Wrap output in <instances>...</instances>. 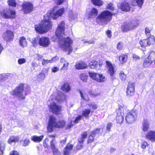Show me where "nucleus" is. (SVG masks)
<instances>
[{
  "mask_svg": "<svg viewBox=\"0 0 155 155\" xmlns=\"http://www.w3.org/2000/svg\"><path fill=\"white\" fill-rule=\"evenodd\" d=\"M52 26V21L49 18H48L42 21L39 25H35V28L37 31L43 34L51 29Z\"/></svg>",
  "mask_w": 155,
  "mask_h": 155,
  "instance_id": "obj_3",
  "label": "nucleus"
},
{
  "mask_svg": "<svg viewBox=\"0 0 155 155\" xmlns=\"http://www.w3.org/2000/svg\"><path fill=\"white\" fill-rule=\"evenodd\" d=\"M124 108L123 107L120 106L118 108L116 109L115 112L116 113V120L118 124L122 123L124 120Z\"/></svg>",
  "mask_w": 155,
  "mask_h": 155,
  "instance_id": "obj_9",
  "label": "nucleus"
},
{
  "mask_svg": "<svg viewBox=\"0 0 155 155\" xmlns=\"http://www.w3.org/2000/svg\"><path fill=\"white\" fill-rule=\"evenodd\" d=\"M5 150V145L3 143L0 142V155L3 154Z\"/></svg>",
  "mask_w": 155,
  "mask_h": 155,
  "instance_id": "obj_41",
  "label": "nucleus"
},
{
  "mask_svg": "<svg viewBox=\"0 0 155 155\" xmlns=\"http://www.w3.org/2000/svg\"><path fill=\"white\" fill-rule=\"evenodd\" d=\"M82 118L83 117L81 115H78L75 117V120L73 121V122L75 124H77Z\"/></svg>",
  "mask_w": 155,
  "mask_h": 155,
  "instance_id": "obj_42",
  "label": "nucleus"
},
{
  "mask_svg": "<svg viewBox=\"0 0 155 155\" xmlns=\"http://www.w3.org/2000/svg\"><path fill=\"white\" fill-rule=\"evenodd\" d=\"M112 126V124L111 122H109L107 124L106 126V130L108 132L110 131L111 128Z\"/></svg>",
  "mask_w": 155,
  "mask_h": 155,
  "instance_id": "obj_49",
  "label": "nucleus"
},
{
  "mask_svg": "<svg viewBox=\"0 0 155 155\" xmlns=\"http://www.w3.org/2000/svg\"><path fill=\"white\" fill-rule=\"evenodd\" d=\"M135 83L129 81L126 89V94L128 97L134 96L135 94Z\"/></svg>",
  "mask_w": 155,
  "mask_h": 155,
  "instance_id": "obj_10",
  "label": "nucleus"
},
{
  "mask_svg": "<svg viewBox=\"0 0 155 155\" xmlns=\"http://www.w3.org/2000/svg\"><path fill=\"white\" fill-rule=\"evenodd\" d=\"M148 145V143L146 141H144L142 143L141 147L142 149H144Z\"/></svg>",
  "mask_w": 155,
  "mask_h": 155,
  "instance_id": "obj_46",
  "label": "nucleus"
},
{
  "mask_svg": "<svg viewBox=\"0 0 155 155\" xmlns=\"http://www.w3.org/2000/svg\"><path fill=\"white\" fill-rule=\"evenodd\" d=\"M119 76L122 78H125L127 77V75L124 73L123 71H121L119 73Z\"/></svg>",
  "mask_w": 155,
  "mask_h": 155,
  "instance_id": "obj_59",
  "label": "nucleus"
},
{
  "mask_svg": "<svg viewBox=\"0 0 155 155\" xmlns=\"http://www.w3.org/2000/svg\"><path fill=\"white\" fill-rule=\"evenodd\" d=\"M89 76L91 78H97L98 77L99 78H103V75L96 73L93 72H89Z\"/></svg>",
  "mask_w": 155,
  "mask_h": 155,
  "instance_id": "obj_37",
  "label": "nucleus"
},
{
  "mask_svg": "<svg viewBox=\"0 0 155 155\" xmlns=\"http://www.w3.org/2000/svg\"><path fill=\"white\" fill-rule=\"evenodd\" d=\"M52 150L54 155H58L60 154L57 148H55Z\"/></svg>",
  "mask_w": 155,
  "mask_h": 155,
  "instance_id": "obj_50",
  "label": "nucleus"
},
{
  "mask_svg": "<svg viewBox=\"0 0 155 155\" xmlns=\"http://www.w3.org/2000/svg\"><path fill=\"white\" fill-rule=\"evenodd\" d=\"M64 12V9L62 8L55 12L53 11L51 12L50 16L54 19H56L58 17L61 16Z\"/></svg>",
  "mask_w": 155,
  "mask_h": 155,
  "instance_id": "obj_14",
  "label": "nucleus"
},
{
  "mask_svg": "<svg viewBox=\"0 0 155 155\" xmlns=\"http://www.w3.org/2000/svg\"><path fill=\"white\" fill-rule=\"evenodd\" d=\"M148 54L149 56L147 58L152 62L154 61H155V52L153 51H150Z\"/></svg>",
  "mask_w": 155,
  "mask_h": 155,
  "instance_id": "obj_31",
  "label": "nucleus"
},
{
  "mask_svg": "<svg viewBox=\"0 0 155 155\" xmlns=\"http://www.w3.org/2000/svg\"><path fill=\"white\" fill-rule=\"evenodd\" d=\"M127 56L126 55H121L119 56V60L121 62L124 63L127 61Z\"/></svg>",
  "mask_w": 155,
  "mask_h": 155,
  "instance_id": "obj_39",
  "label": "nucleus"
},
{
  "mask_svg": "<svg viewBox=\"0 0 155 155\" xmlns=\"http://www.w3.org/2000/svg\"><path fill=\"white\" fill-rule=\"evenodd\" d=\"M66 123L64 120H60L57 122L55 117L53 115H51L48 123L47 129L48 132L51 133L54 131L53 128H62L66 125Z\"/></svg>",
  "mask_w": 155,
  "mask_h": 155,
  "instance_id": "obj_2",
  "label": "nucleus"
},
{
  "mask_svg": "<svg viewBox=\"0 0 155 155\" xmlns=\"http://www.w3.org/2000/svg\"><path fill=\"white\" fill-rule=\"evenodd\" d=\"M3 39L7 41L12 39L14 37L13 33L11 31H7L3 35Z\"/></svg>",
  "mask_w": 155,
  "mask_h": 155,
  "instance_id": "obj_18",
  "label": "nucleus"
},
{
  "mask_svg": "<svg viewBox=\"0 0 155 155\" xmlns=\"http://www.w3.org/2000/svg\"><path fill=\"white\" fill-rule=\"evenodd\" d=\"M138 25L137 23L135 21L126 22L123 24L121 28L123 32H128L136 28Z\"/></svg>",
  "mask_w": 155,
  "mask_h": 155,
  "instance_id": "obj_6",
  "label": "nucleus"
},
{
  "mask_svg": "<svg viewBox=\"0 0 155 155\" xmlns=\"http://www.w3.org/2000/svg\"><path fill=\"white\" fill-rule=\"evenodd\" d=\"M64 29L65 23L64 21H62L58 25L55 34L59 40V43L60 47L65 50H68V54H69L73 50L71 46L72 41L70 38L65 37L64 35Z\"/></svg>",
  "mask_w": 155,
  "mask_h": 155,
  "instance_id": "obj_1",
  "label": "nucleus"
},
{
  "mask_svg": "<svg viewBox=\"0 0 155 155\" xmlns=\"http://www.w3.org/2000/svg\"><path fill=\"white\" fill-rule=\"evenodd\" d=\"M68 63L67 62H65L64 63L63 66L62 68L61 69H64L66 70L68 68L67 67L68 66Z\"/></svg>",
  "mask_w": 155,
  "mask_h": 155,
  "instance_id": "obj_55",
  "label": "nucleus"
},
{
  "mask_svg": "<svg viewBox=\"0 0 155 155\" xmlns=\"http://www.w3.org/2000/svg\"><path fill=\"white\" fill-rule=\"evenodd\" d=\"M98 65L99 67L100 66V64H98L97 61H94L89 63V66L91 68L94 69L97 67Z\"/></svg>",
  "mask_w": 155,
  "mask_h": 155,
  "instance_id": "obj_33",
  "label": "nucleus"
},
{
  "mask_svg": "<svg viewBox=\"0 0 155 155\" xmlns=\"http://www.w3.org/2000/svg\"><path fill=\"white\" fill-rule=\"evenodd\" d=\"M154 37L152 36L148 37L147 39H143L140 42V44L142 47H145L147 46L153 45L155 42Z\"/></svg>",
  "mask_w": 155,
  "mask_h": 155,
  "instance_id": "obj_12",
  "label": "nucleus"
},
{
  "mask_svg": "<svg viewBox=\"0 0 155 155\" xmlns=\"http://www.w3.org/2000/svg\"><path fill=\"white\" fill-rule=\"evenodd\" d=\"M87 66V65L86 63L82 61L76 63L75 65L76 68L78 70L85 69Z\"/></svg>",
  "mask_w": 155,
  "mask_h": 155,
  "instance_id": "obj_22",
  "label": "nucleus"
},
{
  "mask_svg": "<svg viewBox=\"0 0 155 155\" xmlns=\"http://www.w3.org/2000/svg\"><path fill=\"white\" fill-rule=\"evenodd\" d=\"M94 80H95L96 81L99 82H103L104 81V79L105 78H92Z\"/></svg>",
  "mask_w": 155,
  "mask_h": 155,
  "instance_id": "obj_56",
  "label": "nucleus"
},
{
  "mask_svg": "<svg viewBox=\"0 0 155 155\" xmlns=\"http://www.w3.org/2000/svg\"><path fill=\"white\" fill-rule=\"evenodd\" d=\"M88 106L89 107H91L92 108V109H93L94 110H96V109H97V106L96 104H89Z\"/></svg>",
  "mask_w": 155,
  "mask_h": 155,
  "instance_id": "obj_63",
  "label": "nucleus"
},
{
  "mask_svg": "<svg viewBox=\"0 0 155 155\" xmlns=\"http://www.w3.org/2000/svg\"><path fill=\"white\" fill-rule=\"evenodd\" d=\"M130 8V5L127 2L121 4V9L122 11H129Z\"/></svg>",
  "mask_w": 155,
  "mask_h": 155,
  "instance_id": "obj_27",
  "label": "nucleus"
},
{
  "mask_svg": "<svg viewBox=\"0 0 155 155\" xmlns=\"http://www.w3.org/2000/svg\"><path fill=\"white\" fill-rule=\"evenodd\" d=\"M22 146L24 147L28 146L30 143V141L28 139H25L22 141Z\"/></svg>",
  "mask_w": 155,
  "mask_h": 155,
  "instance_id": "obj_43",
  "label": "nucleus"
},
{
  "mask_svg": "<svg viewBox=\"0 0 155 155\" xmlns=\"http://www.w3.org/2000/svg\"><path fill=\"white\" fill-rule=\"evenodd\" d=\"M95 140V137L90 134L89 135L87 143V144H90L94 142Z\"/></svg>",
  "mask_w": 155,
  "mask_h": 155,
  "instance_id": "obj_36",
  "label": "nucleus"
},
{
  "mask_svg": "<svg viewBox=\"0 0 155 155\" xmlns=\"http://www.w3.org/2000/svg\"><path fill=\"white\" fill-rule=\"evenodd\" d=\"M92 3L94 5L101 6L103 4V2L101 0H91Z\"/></svg>",
  "mask_w": 155,
  "mask_h": 155,
  "instance_id": "obj_34",
  "label": "nucleus"
},
{
  "mask_svg": "<svg viewBox=\"0 0 155 155\" xmlns=\"http://www.w3.org/2000/svg\"><path fill=\"white\" fill-rule=\"evenodd\" d=\"M106 35L109 38H110L112 36L111 31L110 30H108L106 32Z\"/></svg>",
  "mask_w": 155,
  "mask_h": 155,
  "instance_id": "obj_62",
  "label": "nucleus"
},
{
  "mask_svg": "<svg viewBox=\"0 0 155 155\" xmlns=\"http://www.w3.org/2000/svg\"><path fill=\"white\" fill-rule=\"evenodd\" d=\"M57 5H61L63 3L64 0H53Z\"/></svg>",
  "mask_w": 155,
  "mask_h": 155,
  "instance_id": "obj_60",
  "label": "nucleus"
},
{
  "mask_svg": "<svg viewBox=\"0 0 155 155\" xmlns=\"http://www.w3.org/2000/svg\"><path fill=\"white\" fill-rule=\"evenodd\" d=\"M59 70V68L56 67H53L51 68V70L53 72H56L58 71Z\"/></svg>",
  "mask_w": 155,
  "mask_h": 155,
  "instance_id": "obj_64",
  "label": "nucleus"
},
{
  "mask_svg": "<svg viewBox=\"0 0 155 155\" xmlns=\"http://www.w3.org/2000/svg\"><path fill=\"white\" fill-rule=\"evenodd\" d=\"M58 58L57 57L53 58L51 60H50L42 59V64L43 65L45 66L48 64V63H52V62L55 61L56 60H58Z\"/></svg>",
  "mask_w": 155,
  "mask_h": 155,
  "instance_id": "obj_24",
  "label": "nucleus"
},
{
  "mask_svg": "<svg viewBox=\"0 0 155 155\" xmlns=\"http://www.w3.org/2000/svg\"><path fill=\"white\" fill-rule=\"evenodd\" d=\"M73 124H72V121H71L65 127L66 130H68L71 129L73 127Z\"/></svg>",
  "mask_w": 155,
  "mask_h": 155,
  "instance_id": "obj_48",
  "label": "nucleus"
},
{
  "mask_svg": "<svg viewBox=\"0 0 155 155\" xmlns=\"http://www.w3.org/2000/svg\"><path fill=\"white\" fill-rule=\"evenodd\" d=\"M122 44L120 42H118L117 45V48L118 50H121L122 49Z\"/></svg>",
  "mask_w": 155,
  "mask_h": 155,
  "instance_id": "obj_57",
  "label": "nucleus"
},
{
  "mask_svg": "<svg viewBox=\"0 0 155 155\" xmlns=\"http://www.w3.org/2000/svg\"><path fill=\"white\" fill-rule=\"evenodd\" d=\"M150 30L148 27H146L145 29V32L147 36H150Z\"/></svg>",
  "mask_w": 155,
  "mask_h": 155,
  "instance_id": "obj_51",
  "label": "nucleus"
},
{
  "mask_svg": "<svg viewBox=\"0 0 155 155\" xmlns=\"http://www.w3.org/2000/svg\"><path fill=\"white\" fill-rule=\"evenodd\" d=\"M24 11L25 13L30 12L33 9L32 5L29 2H25L22 6Z\"/></svg>",
  "mask_w": 155,
  "mask_h": 155,
  "instance_id": "obj_16",
  "label": "nucleus"
},
{
  "mask_svg": "<svg viewBox=\"0 0 155 155\" xmlns=\"http://www.w3.org/2000/svg\"><path fill=\"white\" fill-rule=\"evenodd\" d=\"M9 155H20V154L18 151L13 150L10 152Z\"/></svg>",
  "mask_w": 155,
  "mask_h": 155,
  "instance_id": "obj_53",
  "label": "nucleus"
},
{
  "mask_svg": "<svg viewBox=\"0 0 155 155\" xmlns=\"http://www.w3.org/2000/svg\"><path fill=\"white\" fill-rule=\"evenodd\" d=\"M47 71L44 73L43 72H41V73L39 75V78L40 77H45L47 76Z\"/></svg>",
  "mask_w": 155,
  "mask_h": 155,
  "instance_id": "obj_58",
  "label": "nucleus"
},
{
  "mask_svg": "<svg viewBox=\"0 0 155 155\" xmlns=\"http://www.w3.org/2000/svg\"><path fill=\"white\" fill-rule=\"evenodd\" d=\"M133 58L136 61L140 59V57L135 54H134L133 55Z\"/></svg>",
  "mask_w": 155,
  "mask_h": 155,
  "instance_id": "obj_61",
  "label": "nucleus"
},
{
  "mask_svg": "<svg viewBox=\"0 0 155 155\" xmlns=\"http://www.w3.org/2000/svg\"><path fill=\"white\" fill-rule=\"evenodd\" d=\"M13 75L9 73H3L2 74H0V78H8V77H12Z\"/></svg>",
  "mask_w": 155,
  "mask_h": 155,
  "instance_id": "obj_44",
  "label": "nucleus"
},
{
  "mask_svg": "<svg viewBox=\"0 0 155 155\" xmlns=\"http://www.w3.org/2000/svg\"><path fill=\"white\" fill-rule=\"evenodd\" d=\"M145 138L152 142H155V131L150 130L145 135Z\"/></svg>",
  "mask_w": 155,
  "mask_h": 155,
  "instance_id": "obj_17",
  "label": "nucleus"
},
{
  "mask_svg": "<svg viewBox=\"0 0 155 155\" xmlns=\"http://www.w3.org/2000/svg\"><path fill=\"white\" fill-rule=\"evenodd\" d=\"M112 15V14L109 11H104L97 16L96 21L100 25L106 24L111 20Z\"/></svg>",
  "mask_w": 155,
  "mask_h": 155,
  "instance_id": "obj_4",
  "label": "nucleus"
},
{
  "mask_svg": "<svg viewBox=\"0 0 155 155\" xmlns=\"http://www.w3.org/2000/svg\"><path fill=\"white\" fill-rule=\"evenodd\" d=\"M50 43L49 38L47 37H40L39 45L43 47H48Z\"/></svg>",
  "mask_w": 155,
  "mask_h": 155,
  "instance_id": "obj_15",
  "label": "nucleus"
},
{
  "mask_svg": "<svg viewBox=\"0 0 155 155\" xmlns=\"http://www.w3.org/2000/svg\"><path fill=\"white\" fill-rule=\"evenodd\" d=\"M70 87L67 83H64L61 87V90L66 92L69 91L70 90Z\"/></svg>",
  "mask_w": 155,
  "mask_h": 155,
  "instance_id": "obj_30",
  "label": "nucleus"
},
{
  "mask_svg": "<svg viewBox=\"0 0 155 155\" xmlns=\"http://www.w3.org/2000/svg\"><path fill=\"white\" fill-rule=\"evenodd\" d=\"M8 2L9 6L12 7H15L16 5V3L15 0H9Z\"/></svg>",
  "mask_w": 155,
  "mask_h": 155,
  "instance_id": "obj_45",
  "label": "nucleus"
},
{
  "mask_svg": "<svg viewBox=\"0 0 155 155\" xmlns=\"http://www.w3.org/2000/svg\"><path fill=\"white\" fill-rule=\"evenodd\" d=\"M150 124L147 119H144L142 123V130L144 132L147 131L150 128Z\"/></svg>",
  "mask_w": 155,
  "mask_h": 155,
  "instance_id": "obj_20",
  "label": "nucleus"
},
{
  "mask_svg": "<svg viewBox=\"0 0 155 155\" xmlns=\"http://www.w3.org/2000/svg\"><path fill=\"white\" fill-rule=\"evenodd\" d=\"M54 139H53L50 142L51 147L52 149L56 148L55 143L54 142Z\"/></svg>",
  "mask_w": 155,
  "mask_h": 155,
  "instance_id": "obj_52",
  "label": "nucleus"
},
{
  "mask_svg": "<svg viewBox=\"0 0 155 155\" xmlns=\"http://www.w3.org/2000/svg\"><path fill=\"white\" fill-rule=\"evenodd\" d=\"M137 116L136 112L132 110L127 114L125 117L126 121L128 123H132L136 120Z\"/></svg>",
  "mask_w": 155,
  "mask_h": 155,
  "instance_id": "obj_11",
  "label": "nucleus"
},
{
  "mask_svg": "<svg viewBox=\"0 0 155 155\" xmlns=\"http://www.w3.org/2000/svg\"><path fill=\"white\" fill-rule=\"evenodd\" d=\"M26 60L25 58H20L18 60V62L19 64H21L25 63Z\"/></svg>",
  "mask_w": 155,
  "mask_h": 155,
  "instance_id": "obj_54",
  "label": "nucleus"
},
{
  "mask_svg": "<svg viewBox=\"0 0 155 155\" xmlns=\"http://www.w3.org/2000/svg\"><path fill=\"white\" fill-rule=\"evenodd\" d=\"M143 0H134L132 2V4L133 6L138 5L141 7L143 3Z\"/></svg>",
  "mask_w": 155,
  "mask_h": 155,
  "instance_id": "obj_29",
  "label": "nucleus"
},
{
  "mask_svg": "<svg viewBox=\"0 0 155 155\" xmlns=\"http://www.w3.org/2000/svg\"><path fill=\"white\" fill-rule=\"evenodd\" d=\"M98 13L97 10L95 8H93L91 11L87 13V16L89 18H93L96 16Z\"/></svg>",
  "mask_w": 155,
  "mask_h": 155,
  "instance_id": "obj_23",
  "label": "nucleus"
},
{
  "mask_svg": "<svg viewBox=\"0 0 155 155\" xmlns=\"http://www.w3.org/2000/svg\"><path fill=\"white\" fill-rule=\"evenodd\" d=\"M100 128H96L93 130L91 131V134L95 137L96 134H99L100 133Z\"/></svg>",
  "mask_w": 155,
  "mask_h": 155,
  "instance_id": "obj_40",
  "label": "nucleus"
},
{
  "mask_svg": "<svg viewBox=\"0 0 155 155\" xmlns=\"http://www.w3.org/2000/svg\"><path fill=\"white\" fill-rule=\"evenodd\" d=\"M73 145L70 143H68L63 150L64 155H69L70 151L72 150Z\"/></svg>",
  "mask_w": 155,
  "mask_h": 155,
  "instance_id": "obj_21",
  "label": "nucleus"
},
{
  "mask_svg": "<svg viewBox=\"0 0 155 155\" xmlns=\"http://www.w3.org/2000/svg\"><path fill=\"white\" fill-rule=\"evenodd\" d=\"M87 132L86 131L82 132L80 137L78 139V143L75 147V150L76 152L82 150L84 147V143L87 137Z\"/></svg>",
  "mask_w": 155,
  "mask_h": 155,
  "instance_id": "obj_7",
  "label": "nucleus"
},
{
  "mask_svg": "<svg viewBox=\"0 0 155 155\" xmlns=\"http://www.w3.org/2000/svg\"><path fill=\"white\" fill-rule=\"evenodd\" d=\"M91 112L93 113V111H91L90 109H85L82 111L81 115L85 118H88Z\"/></svg>",
  "mask_w": 155,
  "mask_h": 155,
  "instance_id": "obj_26",
  "label": "nucleus"
},
{
  "mask_svg": "<svg viewBox=\"0 0 155 155\" xmlns=\"http://www.w3.org/2000/svg\"><path fill=\"white\" fill-rule=\"evenodd\" d=\"M20 44L21 46L23 47L26 46L27 45V43L26 38L24 37L21 38L20 40Z\"/></svg>",
  "mask_w": 155,
  "mask_h": 155,
  "instance_id": "obj_35",
  "label": "nucleus"
},
{
  "mask_svg": "<svg viewBox=\"0 0 155 155\" xmlns=\"http://www.w3.org/2000/svg\"><path fill=\"white\" fill-rule=\"evenodd\" d=\"M15 14V12L14 10H12L10 9L3 11L1 12L2 16L5 18H14Z\"/></svg>",
  "mask_w": 155,
  "mask_h": 155,
  "instance_id": "obj_13",
  "label": "nucleus"
},
{
  "mask_svg": "<svg viewBox=\"0 0 155 155\" xmlns=\"http://www.w3.org/2000/svg\"><path fill=\"white\" fill-rule=\"evenodd\" d=\"M152 62V61L149 60L148 58H146L144 61L143 65L144 67H147L150 65Z\"/></svg>",
  "mask_w": 155,
  "mask_h": 155,
  "instance_id": "obj_38",
  "label": "nucleus"
},
{
  "mask_svg": "<svg viewBox=\"0 0 155 155\" xmlns=\"http://www.w3.org/2000/svg\"><path fill=\"white\" fill-rule=\"evenodd\" d=\"M48 108L50 112L56 115L60 114L62 111V106L55 102L50 104Z\"/></svg>",
  "mask_w": 155,
  "mask_h": 155,
  "instance_id": "obj_8",
  "label": "nucleus"
},
{
  "mask_svg": "<svg viewBox=\"0 0 155 155\" xmlns=\"http://www.w3.org/2000/svg\"><path fill=\"white\" fill-rule=\"evenodd\" d=\"M107 8L111 10H114V7L113 5L111 3H108L107 6Z\"/></svg>",
  "mask_w": 155,
  "mask_h": 155,
  "instance_id": "obj_47",
  "label": "nucleus"
},
{
  "mask_svg": "<svg viewBox=\"0 0 155 155\" xmlns=\"http://www.w3.org/2000/svg\"><path fill=\"white\" fill-rule=\"evenodd\" d=\"M31 43L34 46H36L39 44L40 37H37L36 38H34L30 40Z\"/></svg>",
  "mask_w": 155,
  "mask_h": 155,
  "instance_id": "obj_32",
  "label": "nucleus"
},
{
  "mask_svg": "<svg viewBox=\"0 0 155 155\" xmlns=\"http://www.w3.org/2000/svg\"><path fill=\"white\" fill-rule=\"evenodd\" d=\"M106 63L107 66L108 73L111 76H112L114 74L115 72L114 66L110 61H107Z\"/></svg>",
  "mask_w": 155,
  "mask_h": 155,
  "instance_id": "obj_19",
  "label": "nucleus"
},
{
  "mask_svg": "<svg viewBox=\"0 0 155 155\" xmlns=\"http://www.w3.org/2000/svg\"><path fill=\"white\" fill-rule=\"evenodd\" d=\"M25 89V84L21 83L10 93L11 95L18 97L19 99L23 100L25 98L27 95L26 92H25L24 94H23Z\"/></svg>",
  "mask_w": 155,
  "mask_h": 155,
  "instance_id": "obj_5",
  "label": "nucleus"
},
{
  "mask_svg": "<svg viewBox=\"0 0 155 155\" xmlns=\"http://www.w3.org/2000/svg\"><path fill=\"white\" fill-rule=\"evenodd\" d=\"M44 137L43 135L37 136H33L31 137V139L35 142H39L43 139Z\"/></svg>",
  "mask_w": 155,
  "mask_h": 155,
  "instance_id": "obj_28",
  "label": "nucleus"
},
{
  "mask_svg": "<svg viewBox=\"0 0 155 155\" xmlns=\"http://www.w3.org/2000/svg\"><path fill=\"white\" fill-rule=\"evenodd\" d=\"M19 138L18 136H12L10 137L8 140V142L9 144H11L13 142H17L19 141Z\"/></svg>",
  "mask_w": 155,
  "mask_h": 155,
  "instance_id": "obj_25",
  "label": "nucleus"
}]
</instances>
